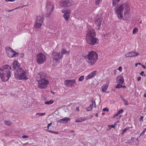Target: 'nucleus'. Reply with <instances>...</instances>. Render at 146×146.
Segmentation results:
<instances>
[{
  "label": "nucleus",
  "instance_id": "obj_1",
  "mask_svg": "<svg viewBox=\"0 0 146 146\" xmlns=\"http://www.w3.org/2000/svg\"><path fill=\"white\" fill-rule=\"evenodd\" d=\"M115 13L119 20H125L128 18L130 14V8L127 3L120 4L114 8Z\"/></svg>",
  "mask_w": 146,
  "mask_h": 146
},
{
  "label": "nucleus",
  "instance_id": "obj_2",
  "mask_svg": "<svg viewBox=\"0 0 146 146\" xmlns=\"http://www.w3.org/2000/svg\"><path fill=\"white\" fill-rule=\"evenodd\" d=\"M46 77L47 74L45 73L41 72L38 74L36 80L38 82L39 88L45 89L47 88L49 82L46 79Z\"/></svg>",
  "mask_w": 146,
  "mask_h": 146
},
{
  "label": "nucleus",
  "instance_id": "obj_3",
  "mask_svg": "<svg viewBox=\"0 0 146 146\" xmlns=\"http://www.w3.org/2000/svg\"><path fill=\"white\" fill-rule=\"evenodd\" d=\"M11 67L8 65H5L0 68V77L2 81H7L11 76Z\"/></svg>",
  "mask_w": 146,
  "mask_h": 146
},
{
  "label": "nucleus",
  "instance_id": "obj_4",
  "mask_svg": "<svg viewBox=\"0 0 146 146\" xmlns=\"http://www.w3.org/2000/svg\"><path fill=\"white\" fill-rule=\"evenodd\" d=\"M96 33L94 30L92 29L89 30L86 37L87 43L93 45L97 44L99 42V40L96 37Z\"/></svg>",
  "mask_w": 146,
  "mask_h": 146
},
{
  "label": "nucleus",
  "instance_id": "obj_5",
  "mask_svg": "<svg viewBox=\"0 0 146 146\" xmlns=\"http://www.w3.org/2000/svg\"><path fill=\"white\" fill-rule=\"evenodd\" d=\"M85 57L87 63L90 65L92 66L97 61L98 56L96 52L92 51L89 52Z\"/></svg>",
  "mask_w": 146,
  "mask_h": 146
},
{
  "label": "nucleus",
  "instance_id": "obj_6",
  "mask_svg": "<svg viewBox=\"0 0 146 146\" xmlns=\"http://www.w3.org/2000/svg\"><path fill=\"white\" fill-rule=\"evenodd\" d=\"M15 78L18 80H27L28 79L27 75V72L21 68H18L14 72Z\"/></svg>",
  "mask_w": 146,
  "mask_h": 146
},
{
  "label": "nucleus",
  "instance_id": "obj_7",
  "mask_svg": "<svg viewBox=\"0 0 146 146\" xmlns=\"http://www.w3.org/2000/svg\"><path fill=\"white\" fill-rule=\"evenodd\" d=\"M36 60L38 64H43L46 60V58L45 55L43 53L40 52L36 55Z\"/></svg>",
  "mask_w": 146,
  "mask_h": 146
},
{
  "label": "nucleus",
  "instance_id": "obj_8",
  "mask_svg": "<svg viewBox=\"0 0 146 146\" xmlns=\"http://www.w3.org/2000/svg\"><path fill=\"white\" fill-rule=\"evenodd\" d=\"M54 7V5L52 3L50 2L47 3L46 7V14L47 17H49L51 15L53 11Z\"/></svg>",
  "mask_w": 146,
  "mask_h": 146
},
{
  "label": "nucleus",
  "instance_id": "obj_9",
  "mask_svg": "<svg viewBox=\"0 0 146 146\" xmlns=\"http://www.w3.org/2000/svg\"><path fill=\"white\" fill-rule=\"evenodd\" d=\"M44 17L42 16H38L36 18L34 27L36 29H40L42 26L43 22Z\"/></svg>",
  "mask_w": 146,
  "mask_h": 146
},
{
  "label": "nucleus",
  "instance_id": "obj_10",
  "mask_svg": "<svg viewBox=\"0 0 146 146\" xmlns=\"http://www.w3.org/2000/svg\"><path fill=\"white\" fill-rule=\"evenodd\" d=\"M53 61L56 62H59L60 60L63 57V56L60 55V52L58 53L56 51H53L52 54Z\"/></svg>",
  "mask_w": 146,
  "mask_h": 146
},
{
  "label": "nucleus",
  "instance_id": "obj_11",
  "mask_svg": "<svg viewBox=\"0 0 146 146\" xmlns=\"http://www.w3.org/2000/svg\"><path fill=\"white\" fill-rule=\"evenodd\" d=\"M73 4L72 0H62L60 2V5L62 7H69Z\"/></svg>",
  "mask_w": 146,
  "mask_h": 146
},
{
  "label": "nucleus",
  "instance_id": "obj_12",
  "mask_svg": "<svg viewBox=\"0 0 146 146\" xmlns=\"http://www.w3.org/2000/svg\"><path fill=\"white\" fill-rule=\"evenodd\" d=\"M6 50L7 54V56L9 58H11L13 57H16L19 55L18 53L14 51L11 48H9Z\"/></svg>",
  "mask_w": 146,
  "mask_h": 146
},
{
  "label": "nucleus",
  "instance_id": "obj_13",
  "mask_svg": "<svg viewBox=\"0 0 146 146\" xmlns=\"http://www.w3.org/2000/svg\"><path fill=\"white\" fill-rule=\"evenodd\" d=\"M62 12L64 13L63 17L66 21H67L70 18V15L71 13V11L70 9H63L61 11Z\"/></svg>",
  "mask_w": 146,
  "mask_h": 146
},
{
  "label": "nucleus",
  "instance_id": "obj_14",
  "mask_svg": "<svg viewBox=\"0 0 146 146\" xmlns=\"http://www.w3.org/2000/svg\"><path fill=\"white\" fill-rule=\"evenodd\" d=\"M64 84L66 86L73 87L76 84L75 79L66 80L64 82Z\"/></svg>",
  "mask_w": 146,
  "mask_h": 146
},
{
  "label": "nucleus",
  "instance_id": "obj_15",
  "mask_svg": "<svg viewBox=\"0 0 146 146\" xmlns=\"http://www.w3.org/2000/svg\"><path fill=\"white\" fill-rule=\"evenodd\" d=\"M116 82L122 85L124 84V79L123 76L119 75L117 77L116 79Z\"/></svg>",
  "mask_w": 146,
  "mask_h": 146
},
{
  "label": "nucleus",
  "instance_id": "obj_16",
  "mask_svg": "<svg viewBox=\"0 0 146 146\" xmlns=\"http://www.w3.org/2000/svg\"><path fill=\"white\" fill-rule=\"evenodd\" d=\"M139 54L134 51L130 52L125 54L126 57H135L138 55Z\"/></svg>",
  "mask_w": 146,
  "mask_h": 146
},
{
  "label": "nucleus",
  "instance_id": "obj_17",
  "mask_svg": "<svg viewBox=\"0 0 146 146\" xmlns=\"http://www.w3.org/2000/svg\"><path fill=\"white\" fill-rule=\"evenodd\" d=\"M102 21V18L101 17H98L95 20L94 23L97 26L100 27L101 26V23Z\"/></svg>",
  "mask_w": 146,
  "mask_h": 146
},
{
  "label": "nucleus",
  "instance_id": "obj_18",
  "mask_svg": "<svg viewBox=\"0 0 146 146\" xmlns=\"http://www.w3.org/2000/svg\"><path fill=\"white\" fill-rule=\"evenodd\" d=\"M97 72L96 71H94L88 74L86 77V80L90 79L94 77L96 74Z\"/></svg>",
  "mask_w": 146,
  "mask_h": 146
},
{
  "label": "nucleus",
  "instance_id": "obj_19",
  "mask_svg": "<svg viewBox=\"0 0 146 146\" xmlns=\"http://www.w3.org/2000/svg\"><path fill=\"white\" fill-rule=\"evenodd\" d=\"M70 119L67 117H65L63 119H60L59 121H58V123H67L68 121H70Z\"/></svg>",
  "mask_w": 146,
  "mask_h": 146
},
{
  "label": "nucleus",
  "instance_id": "obj_20",
  "mask_svg": "<svg viewBox=\"0 0 146 146\" xmlns=\"http://www.w3.org/2000/svg\"><path fill=\"white\" fill-rule=\"evenodd\" d=\"M19 66L20 65L18 62L16 60H15L12 65L13 68L14 69H15L16 68H17L18 69Z\"/></svg>",
  "mask_w": 146,
  "mask_h": 146
},
{
  "label": "nucleus",
  "instance_id": "obj_21",
  "mask_svg": "<svg viewBox=\"0 0 146 146\" xmlns=\"http://www.w3.org/2000/svg\"><path fill=\"white\" fill-rule=\"evenodd\" d=\"M109 84V83L107 82L106 84L102 86V92H106L108 88Z\"/></svg>",
  "mask_w": 146,
  "mask_h": 146
},
{
  "label": "nucleus",
  "instance_id": "obj_22",
  "mask_svg": "<svg viewBox=\"0 0 146 146\" xmlns=\"http://www.w3.org/2000/svg\"><path fill=\"white\" fill-rule=\"evenodd\" d=\"M70 52V51H67L66 49L63 48L61 50L60 55H62V56H63V55L65 54L68 55L69 54Z\"/></svg>",
  "mask_w": 146,
  "mask_h": 146
},
{
  "label": "nucleus",
  "instance_id": "obj_23",
  "mask_svg": "<svg viewBox=\"0 0 146 146\" xmlns=\"http://www.w3.org/2000/svg\"><path fill=\"white\" fill-rule=\"evenodd\" d=\"M87 119V118L85 117L82 118L81 117L76 119L75 122L76 123L82 122L84 121Z\"/></svg>",
  "mask_w": 146,
  "mask_h": 146
},
{
  "label": "nucleus",
  "instance_id": "obj_24",
  "mask_svg": "<svg viewBox=\"0 0 146 146\" xmlns=\"http://www.w3.org/2000/svg\"><path fill=\"white\" fill-rule=\"evenodd\" d=\"M121 0H112V5L113 7L117 5Z\"/></svg>",
  "mask_w": 146,
  "mask_h": 146
},
{
  "label": "nucleus",
  "instance_id": "obj_25",
  "mask_svg": "<svg viewBox=\"0 0 146 146\" xmlns=\"http://www.w3.org/2000/svg\"><path fill=\"white\" fill-rule=\"evenodd\" d=\"M123 111V110L122 109L118 111L117 112V113L115 114L113 117V118H114L118 116L121 113H122Z\"/></svg>",
  "mask_w": 146,
  "mask_h": 146
},
{
  "label": "nucleus",
  "instance_id": "obj_26",
  "mask_svg": "<svg viewBox=\"0 0 146 146\" xmlns=\"http://www.w3.org/2000/svg\"><path fill=\"white\" fill-rule=\"evenodd\" d=\"M53 102L54 101L53 100H50L49 101L45 102L44 103L45 104L49 105L52 104Z\"/></svg>",
  "mask_w": 146,
  "mask_h": 146
},
{
  "label": "nucleus",
  "instance_id": "obj_27",
  "mask_svg": "<svg viewBox=\"0 0 146 146\" xmlns=\"http://www.w3.org/2000/svg\"><path fill=\"white\" fill-rule=\"evenodd\" d=\"M108 126L109 127V128L107 129L108 130H110L111 128H114L116 126V125L115 123L114 125H108Z\"/></svg>",
  "mask_w": 146,
  "mask_h": 146
},
{
  "label": "nucleus",
  "instance_id": "obj_28",
  "mask_svg": "<svg viewBox=\"0 0 146 146\" xmlns=\"http://www.w3.org/2000/svg\"><path fill=\"white\" fill-rule=\"evenodd\" d=\"M138 32V29L137 27L134 28L133 31V34H136Z\"/></svg>",
  "mask_w": 146,
  "mask_h": 146
},
{
  "label": "nucleus",
  "instance_id": "obj_29",
  "mask_svg": "<svg viewBox=\"0 0 146 146\" xmlns=\"http://www.w3.org/2000/svg\"><path fill=\"white\" fill-rule=\"evenodd\" d=\"M122 88V84L118 83L115 87L116 88L120 89Z\"/></svg>",
  "mask_w": 146,
  "mask_h": 146
},
{
  "label": "nucleus",
  "instance_id": "obj_30",
  "mask_svg": "<svg viewBox=\"0 0 146 146\" xmlns=\"http://www.w3.org/2000/svg\"><path fill=\"white\" fill-rule=\"evenodd\" d=\"M92 108L93 106H92V105L91 104L90 106L86 108V110L88 111H90L92 110Z\"/></svg>",
  "mask_w": 146,
  "mask_h": 146
},
{
  "label": "nucleus",
  "instance_id": "obj_31",
  "mask_svg": "<svg viewBox=\"0 0 146 146\" xmlns=\"http://www.w3.org/2000/svg\"><path fill=\"white\" fill-rule=\"evenodd\" d=\"M101 0H96L95 4L96 5H98L101 2Z\"/></svg>",
  "mask_w": 146,
  "mask_h": 146
},
{
  "label": "nucleus",
  "instance_id": "obj_32",
  "mask_svg": "<svg viewBox=\"0 0 146 146\" xmlns=\"http://www.w3.org/2000/svg\"><path fill=\"white\" fill-rule=\"evenodd\" d=\"M84 79V76H82L79 78L78 80L80 81H82Z\"/></svg>",
  "mask_w": 146,
  "mask_h": 146
},
{
  "label": "nucleus",
  "instance_id": "obj_33",
  "mask_svg": "<svg viewBox=\"0 0 146 146\" xmlns=\"http://www.w3.org/2000/svg\"><path fill=\"white\" fill-rule=\"evenodd\" d=\"M129 129L128 128H124L123 130H122V132L121 133V134L123 135L124 134V133H126L127 132V130H128Z\"/></svg>",
  "mask_w": 146,
  "mask_h": 146
},
{
  "label": "nucleus",
  "instance_id": "obj_34",
  "mask_svg": "<svg viewBox=\"0 0 146 146\" xmlns=\"http://www.w3.org/2000/svg\"><path fill=\"white\" fill-rule=\"evenodd\" d=\"M91 105L92 106H93L95 108H96V103L95 101H94V102H93V101H92V102L91 104Z\"/></svg>",
  "mask_w": 146,
  "mask_h": 146
},
{
  "label": "nucleus",
  "instance_id": "obj_35",
  "mask_svg": "<svg viewBox=\"0 0 146 146\" xmlns=\"http://www.w3.org/2000/svg\"><path fill=\"white\" fill-rule=\"evenodd\" d=\"M5 123L7 125H10L11 124V123L9 121H5Z\"/></svg>",
  "mask_w": 146,
  "mask_h": 146
},
{
  "label": "nucleus",
  "instance_id": "obj_36",
  "mask_svg": "<svg viewBox=\"0 0 146 146\" xmlns=\"http://www.w3.org/2000/svg\"><path fill=\"white\" fill-rule=\"evenodd\" d=\"M45 114V113H36V115H39L40 116H43Z\"/></svg>",
  "mask_w": 146,
  "mask_h": 146
},
{
  "label": "nucleus",
  "instance_id": "obj_37",
  "mask_svg": "<svg viewBox=\"0 0 146 146\" xmlns=\"http://www.w3.org/2000/svg\"><path fill=\"white\" fill-rule=\"evenodd\" d=\"M48 132H50V133H55V134H58V132H57L52 131L51 130H48Z\"/></svg>",
  "mask_w": 146,
  "mask_h": 146
},
{
  "label": "nucleus",
  "instance_id": "obj_38",
  "mask_svg": "<svg viewBox=\"0 0 146 146\" xmlns=\"http://www.w3.org/2000/svg\"><path fill=\"white\" fill-rule=\"evenodd\" d=\"M123 101L124 102V104L125 105H128V103L127 101L124 100H123Z\"/></svg>",
  "mask_w": 146,
  "mask_h": 146
},
{
  "label": "nucleus",
  "instance_id": "obj_39",
  "mask_svg": "<svg viewBox=\"0 0 146 146\" xmlns=\"http://www.w3.org/2000/svg\"><path fill=\"white\" fill-rule=\"evenodd\" d=\"M117 70L121 72L122 71V67L121 66H120L118 68Z\"/></svg>",
  "mask_w": 146,
  "mask_h": 146
},
{
  "label": "nucleus",
  "instance_id": "obj_40",
  "mask_svg": "<svg viewBox=\"0 0 146 146\" xmlns=\"http://www.w3.org/2000/svg\"><path fill=\"white\" fill-rule=\"evenodd\" d=\"M20 56L21 58H23L24 56V54L23 53H21L20 55Z\"/></svg>",
  "mask_w": 146,
  "mask_h": 146
},
{
  "label": "nucleus",
  "instance_id": "obj_41",
  "mask_svg": "<svg viewBox=\"0 0 146 146\" xmlns=\"http://www.w3.org/2000/svg\"><path fill=\"white\" fill-rule=\"evenodd\" d=\"M103 111H108V108H104L103 109Z\"/></svg>",
  "mask_w": 146,
  "mask_h": 146
},
{
  "label": "nucleus",
  "instance_id": "obj_42",
  "mask_svg": "<svg viewBox=\"0 0 146 146\" xmlns=\"http://www.w3.org/2000/svg\"><path fill=\"white\" fill-rule=\"evenodd\" d=\"M19 8V7H17V8H15L14 9H13L10 10H9V11H7L8 12H10L13 11V10H14L16 9H18Z\"/></svg>",
  "mask_w": 146,
  "mask_h": 146
},
{
  "label": "nucleus",
  "instance_id": "obj_43",
  "mask_svg": "<svg viewBox=\"0 0 146 146\" xmlns=\"http://www.w3.org/2000/svg\"><path fill=\"white\" fill-rule=\"evenodd\" d=\"M144 74V72L143 71V72H141L140 73V75L141 76H145V75H143V74Z\"/></svg>",
  "mask_w": 146,
  "mask_h": 146
},
{
  "label": "nucleus",
  "instance_id": "obj_44",
  "mask_svg": "<svg viewBox=\"0 0 146 146\" xmlns=\"http://www.w3.org/2000/svg\"><path fill=\"white\" fill-rule=\"evenodd\" d=\"M146 131V128H145L144 130H143L142 132L141 133V134H144L145 133Z\"/></svg>",
  "mask_w": 146,
  "mask_h": 146
},
{
  "label": "nucleus",
  "instance_id": "obj_45",
  "mask_svg": "<svg viewBox=\"0 0 146 146\" xmlns=\"http://www.w3.org/2000/svg\"><path fill=\"white\" fill-rule=\"evenodd\" d=\"M22 137L23 138H28L29 137L27 135H23L22 136Z\"/></svg>",
  "mask_w": 146,
  "mask_h": 146
},
{
  "label": "nucleus",
  "instance_id": "obj_46",
  "mask_svg": "<svg viewBox=\"0 0 146 146\" xmlns=\"http://www.w3.org/2000/svg\"><path fill=\"white\" fill-rule=\"evenodd\" d=\"M5 1L6 2H9V1L13 2L15 1V0H5Z\"/></svg>",
  "mask_w": 146,
  "mask_h": 146
},
{
  "label": "nucleus",
  "instance_id": "obj_47",
  "mask_svg": "<svg viewBox=\"0 0 146 146\" xmlns=\"http://www.w3.org/2000/svg\"><path fill=\"white\" fill-rule=\"evenodd\" d=\"M52 124V123H49L48 124V125H47V128H48V129L49 128V126H50Z\"/></svg>",
  "mask_w": 146,
  "mask_h": 146
},
{
  "label": "nucleus",
  "instance_id": "obj_48",
  "mask_svg": "<svg viewBox=\"0 0 146 146\" xmlns=\"http://www.w3.org/2000/svg\"><path fill=\"white\" fill-rule=\"evenodd\" d=\"M141 79V77H140V76L138 77L137 78V80L138 81L140 80Z\"/></svg>",
  "mask_w": 146,
  "mask_h": 146
},
{
  "label": "nucleus",
  "instance_id": "obj_49",
  "mask_svg": "<svg viewBox=\"0 0 146 146\" xmlns=\"http://www.w3.org/2000/svg\"><path fill=\"white\" fill-rule=\"evenodd\" d=\"M143 118V116H141L140 118L139 121H142Z\"/></svg>",
  "mask_w": 146,
  "mask_h": 146
},
{
  "label": "nucleus",
  "instance_id": "obj_50",
  "mask_svg": "<svg viewBox=\"0 0 146 146\" xmlns=\"http://www.w3.org/2000/svg\"><path fill=\"white\" fill-rule=\"evenodd\" d=\"M142 67L144 69H145L146 68V66L145 65H141Z\"/></svg>",
  "mask_w": 146,
  "mask_h": 146
},
{
  "label": "nucleus",
  "instance_id": "obj_51",
  "mask_svg": "<svg viewBox=\"0 0 146 146\" xmlns=\"http://www.w3.org/2000/svg\"><path fill=\"white\" fill-rule=\"evenodd\" d=\"M76 110L77 111H79V107H77L76 109Z\"/></svg>",
  "mask_w": 146,
  "mask_h": 146
},
{
  "label": "nucleus",
  "instance_id": "obj_52",
  "mask_svg": "<svg viewBox=\"0 0 146 146\" xmlns=\"http://www.w3.org/2000/svg\"><path fill=\"white\" fill-rule=\"evenodd\" d=\"M122 88H126V86L125 85H123V86L122 85Z\"/></svg>",
  "mask_w": 146,
  "mask_h": 146
},
{
  "label": "nucleus",
  "instance_id": "obj_53",
  "mask_svg": "<svg viewBox=\"0 0 146 146\" xmlns=\"http://www.w3.org/2000/svg\"><path fill=\"white\" fill-rule=\"evenodd\" d=\"M135 138L134 137H131V140H132V141H134V139Z\"/></svg>",
  "mask_w": 146,
  "mask_h": 146
},
{
  "label": "nucleus",
  "instance_id": "obj_54",
  "mask_svg": "<svg viewBox=\"0 0 146 146\" xmlns=\"http://www.w3.org/2000/svg\"><path fill=\"white\" fill-rule=\"evenodd\" d=\"M98 114L97 113H96L95 115V116L96 117H98Z\"/></svg>",
  "mask_w": 146,
  "mask_h": 146
},
{
  "label": "nucleus",
  "instance_id": "obj_55",
  "mask_svg": "<svg viewBox=\"0 0 146 146\" xmlns=\"http://www.w3.org/2000/svg\"><path fill=\"white\" fill-rule=\"evenodd\" d=\"M144 97L146 98V94H144Z\"/></svg>",
  "mask_w": 146,
  "mask_h": 146
},
{
  "label": "nucleus",
  "instance_id": "obj_56",
  "mask_svg": "<svg viewBox=\"0 0 146 146\" xmlns=\"http://www.w3.org/2000/svg\"><path fill=\"white\" fill-rule=\"evenodd\" d=\"M138 64L137 63H136L135 64V66H137Z\"/></svg>",
  "mask_w": 146,
  "mask_h": 146
},
{
  "label": "nucleus",
  "instance_id": "obj_57",
  "mask_svg": "<svg viewBox=\"0 0 146 146\" xmlns=\"http://www.w3.org/2000/svg\"><path fill=\"white\" fill-rule=\"evenodd\" d=\"M138 64H141V63H137Z\"/></svg>",
  "mask_w": 146,
  "mask_h": 146
},
{
  "label": "nucleus",
  "instance_id": "obj_58",
  "mask_svg": "<svg viewBox=\"0 0 146 146\" xmlns=\"http://www.w3.org/2000/svg\"><path fill=\"white\" fill-rule=\"evenodd\" d=\"M109 91H107L106 93H109Z\"/></svg>",
  "mask_w": 146,
  "mask_h": 146
},
{
  "label": "nucleus",
  "instance_id": "obj_59",
  "mask_svg": "<svg viewBox=\"0 0 146 146\" xmlns=\"http://www.w3.org/2000/svg\"><path fill=\"white\" fill-rule=\"evenodd\" d=\"M141 23H142V21H141L139 23L141 24Z\"/></svg>",
  "mask_w": 146,
  "mask_h": 146
},
{
  "label": "nucleus",
  "instance_id": "obj_60",
  "mask_svg": "<svg viewBox=\"0 0 146 146\" xmlns=\"http://www.w3.org/2000/svg\"><path fill=\"white\" fill-rule=\"evenodd\" d=\"M102 114L103 115H104V113H102Z\"/></svg>",
  "mask_w": 146,
  "mask_h": 146
},
{
  "label": "nucleus",
  "instance_id": "obj_61",
  "mask_svg": "<svg viewBox=\"0 0 146 146\" xmlns=\"http://www.w3.org/2000/svg\"><path fill=\"white\" fill-rule=\"evenodd\" d=\"M142 134H141V133L140 135L139 136H141V135Z\"/></svg>",
  "mask_w": 146,
  "mask_h": 146
},
{
  "label": "nucleus",
  "instance_id": "obj_62",
  "mask_svg": "<svg viewBox=\"0 0 146 146\" xmlns=\"http://www.w3.org/2000/svg\"><path fill=\"white\" fill-rule=\"evenodd\" d=\"M121 117V115H120L119 116V118H120Z\"/></svg>",
  "mask_w": 146,
  "mask_h": 146
},
{
  "label": "nucleus",
  "instance_id": "obj_63",
  "mask_svg": "<svg viewBox=\"0 0 146 146\" xmlns=\"http://www.w3.org/2000/svg\"><path fill=\"white\" fill-rule=\"evenodd\" d=\"M71 132H74V131H71Z\"/></svg>",
  "mask_w": 146,
  "mask_h": 146
},
{
  "label": "nucleus",
  "instance_id": "obj_64",
  "mask_svg": "<svg viewBox=\"0 0 146 146\" xmlns=\"http://www.w3.org/2000/svg\"><path fill=\"white\" fill-rule=\"evenodd\" d=\"M145 65H146V62L145 63Z\"/></svg>",
  "mask_w": 146,
  "mask_h": 146
}]
</instances>
